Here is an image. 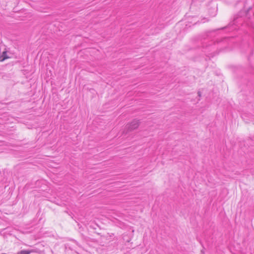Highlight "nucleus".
<instances>
[{
  "label": "nucleus",
  "mask_w": 254,
  "mask_h": 254,
  "mask_svg": "<svg viewBox=\"0 0 254 254\" xmlns=\"http://www.w3.org/2000/svg\"><path fill=\"white\" fill-rule=\"evenodd\" d=\"M34 252V251L33 250H22L20 252H18L16 254H30Z\"/></svg>",
  "instance_id": "f03ea898"
},
{
  "label": "nucleus",
  "mask_w": 254,
  "mask_h": 254,
  "mask_svg": "<svg viewBox=\"0 0 254 254\" xmlns=\"http://www.w3.org/2000/svg\"><path fill=\"white\" fill-rule=\"evenodd\" d=\"M6 52H3L2 53V58L1 59H0V61H4L5 59H7V57H6Z\"/></svg>",
  "instance_id": "7ed1b4c3"
},
{
  "label": "nucleus",
  "mask_w": 254,
  "mask_h": 254,
  "mask_svg": "<svg viewBox=\"0 0 254 254\" xmlns=\"http://www.w3.org/2000/svg\"><path fill=\"white\" fill-rule=\"evenodd\" d=\"M139 124V121L135 119L133 120L130 124H127L126 126V127L128 131H131L137 128L138 127Z\"/></svg>",
  "instance_id": "f257e3e1"
},
{
  "label": "nucleus",
  "mask_w": 254,
  "mask_h": 254,
  "mask_svg": "<svg viewBox=\"0 0 254 254\" xmlns=\"http://www.w3.org/2000/svg\"><path fill=\"white\" fill-rule=\"evenodd\" d=\"M197 94H198V95L199 96H200V92H198Z\"/></svg>",
  "instance_id": "20e7f679"
}]
</instances>
